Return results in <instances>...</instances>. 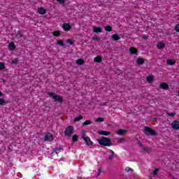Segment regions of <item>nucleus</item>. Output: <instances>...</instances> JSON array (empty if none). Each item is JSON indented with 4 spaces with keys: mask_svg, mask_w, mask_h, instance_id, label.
<instances>
[{
    "mask_svg": "<svg viewBox=\"0 0 179 179\" xmlns=\"http://www.w3.org/2000/svg\"><path fill=\"white\" fill-rule=\"evenodd\" d=\"M98 143L102 148H106V146H113V143H111V138L101 136L100 139H98Z\"/></svg>",
    "mask_w": 179,
    "mask_h": 179,
    "instance_id": "obj_1",
    "label": "nucleus"
},
{
    "mask_svg": "<svg viewBox=\"0 0 179 179\" xmlns=\"http://www.w3.org/2000/svg\"><path fill=\"white\" fill-rule=\"evenodd\" d=\"M46 94H48V96L52 97V99H53L54 101H57V103H60L61 104H62V103H64V96H61V95H58L54 92H48L46 93Z\"/></svg>",
    "mask_w": 179,
    "mask_h": 179,
    "instance_id": "obj_2",
    "label": "nucleus"
},
{
    "mask_svg": "<svg viewBox=\"0 0 179 179\" xmlns=\"http://www.w3.org/2000/svg\"><path fill=\"white\" fill-rule=\"evenodd\" d=\"M143 134L147 135V136H156L157 135V133L150 127H144Z\"/></svg>",
    "mask_w": 179,
    "mask_h": 179,
    "instance_id": "obj_3",
    "label": "nucleus"
},
{
    "mask_svg": "<svg viewBox=\"0 0 179 179\" xmlns=\"http://www.w3.org/2000/svg\"><path fill=\"white\" fill-rule=\"evenodd\" d=\"M73 134V126L67 127L64 131V136H67V138H69L72 136Z\"/></svg>",
    "mask_w": 179,
    "mask_h": 179,
    "instance_id": "obj_4",
    "label": "nucleus"
},
{
    "mask_svg": "<svg viewBox=\"0 0 179 179\" xmlns=\"http://www.w3.org/2000/svg\"><path fill=\"white\" fill-rule=\"evenodd\" d=\"M44 141L45 142H52L54 141V135L51 134V133H48L44 137Z\"/></svg>",
    "mask_w": 179,
    "mask_h": 179,
    "instance_id": "obj_5",
    "label": "nucleus"
},
{
    "mask_svg": "<svg viewBox=\"0 0 179 179\" xmlns=\"http://www.w3.org/2000/svg\"><path fill=\"white\" fill-rule=\"evenodd\" d=\"M171 127L173 129H175V131H178L179 129V121L175 120L172 122Z\"/></svg>",
    "mask_w": 179,
    "mask_h": 179,
    "instance_id": "obj_6",
    "label": "nucleus"
},
{
    "mask_svg": "<svg viewBox=\"0 0 179 179\" xmlns=\"http://www.w3.org/2000/svg\"><path fill=\"white\" fill-rule=\"evenodd\" d=\"M63 29L65 30V31H69L71 29H72V26H71V24L69 23H64L63 24Z\"/></svg>",
    "mask_w": 179,
    "mask_h": 179,
    "instance_id": "obj_7",
    "label": "nucleus"
},
{
    "mask_svg": "<svg viewBox=\"0 0 179 179\" xmlns=\"http://www.w3.org/2000/svg\"><path fill=\"white\" fill-rule=\"evenodd\" d=\"M129 51L131 55H136L138 54V49L134 47H131L129 49Z\"/></svg>",
    "mask_w": 179,
    "mask_h": 179,
    "instance_id": "obj_8",
    "label": "nucleus"
},
{
    "mask_svg": "<svg viewBox=\"0 0 179 179\" xmlns=\"http://www.w3.org/2000/svg\"><path fill=\"white\" fill-rule=\"evenodd\" d=\"M157 47L159 50H163L166 47V43L160 41L157 44Z\"/></svg>",
    "mask_w": 179,
    "mask_h": 179,
    "instance_id": "obj_9",
    "label": "nucleus"
},
{
    "mask_svg": "<svg viewBox=\"0 0 179 179\" xmlns=\"http://www.w3.org/2000/svg\"><path fill=\"white\" fill-rule=\"evenodd\" d=\"M98 134L99 135H103V136H108L110 133V131L99 130L98 131Z\"/></svg>",
    "mask_w": 179,
    "mask_h": 179,
    "instance_id": "obj_10",
    "label": "nucleus"
},
{
    "mask_svg": "<svg viewBox=\"0 0 179 179\" xmlns=\"http://www.w3.org/2000/svg\"><path fill=\"white\" fill-rule=\"evenodd\" d=\"M8 48H9L10 51H15V50H16V46L15 45V43L10 42L8 44Z\"/></svg>",
    "mask_w": 179,
    "mask_h": 179,
    "instance_id": "obj_11",
    "label": "nucleus"
},
{
    "mask_svg": "<svg viewBox=\"0 0 179 179\" xmlns=\"http://www.w3.org/2000/svg\"><path fill=\"white\" fill-rule=\"evenodd\" d=\"M38 13L40 15H45V13H47V10H45L44 8L40 7L38 8Z\"/></svg>",
    "mask_w": 179,
    "mask_h": 179,
    "instance_id": "obj_12",
    "label": "nucleus"
},
{
    "mask_svg": "<svg viewBox=\"0 0 179 179\" xmlns=\"http://www.w3.org/2000/svg\"><path fill=\"white\" fill-rule=\"evenodd\" d=\"M84 141H85L86 145H87V146H90V145H93V141H92V140H90V137L85 138Z\"/></svg>",
    "mask_w": 179,
    "mask_h": 179,
    "instance_id": "obj_13",
    "label": "nucleus"
},
{
    "mask_svg": "<svg viewBox=\"0 0 179 179\" xmlns=\"http://www.w3.org/2000/svg\"><path fill=\"white\" fill-rule=\"evenodd\" d=\"M94 61L97 63H100L103 61V57L101 56L98 55L96 57H94Z\"/></svg>",
    "mask_w": 179,
    "mask_h": 179,
    "instance_id": "obj_14",
    "label": "nucleus"
},
{
    "mask_svg": "<svg viewBox=\"0 0 179 179\" xmlns=\"http://www.w3.org/2000/svg\"><path fill=\"white\" fill-rule=\"evenodd\" d=\"M112 38L113 40H114V41H118L121 39V37H120V36L117 34H115L112 36Z\"/></svg>",
    "mask_w": 179,
    "mask_h": 179,
    "instance_id": "obj_15",
    "label": "nucleus"
},
{
    "mask_svg": "<svg viewBox=\"0 0 179 179\" xmlns=\"http://www.w3.org/2000/svg\"><path fill=\"white\" fill-rule=\"evenodd\" d=\"M136 64L138 66H142L143 64H145V61H143L142 58H138L136 59Z\"/></svg>",
    "mask_w": 179,
    "mask_h": 179,
    "instance_id": "obj_16",
    "label": "nucleus"
},
{
    "mask_svg": "<svg viewBox=\"0 0 179 179\" xmlns=\"http://www.w3.org/2000/svg\"><path fill=\"white\" fill-rule=\"evenodd\" d=\"M127 132L125 129H120L117 131V135H120L121 136H124Z\"/></svg>",
    "mask_w": 179,
    "mask_h": 179,
    "instance_id": "obj_17",
    "label": "nucleus"
},
{
    "mask_svg": "<svg viewBox=\"0 0 179 179\" xmlns=\"http://www.w3.org/2000/svg\"><path fill=\"white\" fill-rule=\"evenodd\" d=\"M161 89H164V90H167L169 89V85L166 83H162L160 85Z\"/></svg>",
    "mask_w": 179,
    "mask_h": 179,
    "instance_id": "obj_18",
    "label": "nucleus"
},
{
    "mask_svg": "<svg viewBox=\"0 0 179 179\" xmlns=\"http://www.w3.org/2000/svg\"><path fill=\"white\" fill-rule=\"evenodd\" d=\"M76 64H77V65H83V64H85V61L82 59H78L76 61Z\"/></svg>",
    "mask_w": 179,
    "mask_h": 179,
    "instance_id": "obj_19",
    "label": "nucleus"
},
{
    "mask_svg": "<svg viewBox=\"0 0 179 179\" xmlns=\"http://www.w3.org/2000/svg\"><path fill=\"white\" fill-rule=\"evenodd\" d=\"M93 31L94 33H101L102 31L101 27H94Z\"/></svg>",
    "mask_w": 179,
    "mask_h": 179,
    "instance_id": "obj_20",
    "label": "nucleus"
},
{
    "mask_svg": "<svg viewBox=\"0 0 179 179\" xmlns=\"http://www.w3.org/2000/svg\"><path fill=\"white\" fill-rule=\"evenodd\" d=\"M57 44H58V45H61V47H65V45H66V43L65 42H64V41H62V40H59L57 41Z\"/></svg>",
    "mask_w": 179,
    "mask_h": 179,
    "instance_id": "obj_21",
    "label": "nucleus"
},
{
    "mask_svg": "<svg viewBox=\"0 0 179 179\" xmlns=\"http://www.w3.org/2000/svg\"><path fill=\"white\" fill-rule=\"evenodd\" d=\"M8 102H6V100H5V99L3 98H0V106H6V104H7Z\"/></svg>",
    "mask_w": 179,
    "mask_h": 179,
    "instance_id": "obj_22",
    "label": "nucleus"
},
{
    "mask_svg": "<svg viewBox=\"0 0 179 179\" xmlns=\"http://www.w3.org/2000/svg\"><path fill=\"white\" fill-rule=\"evenodd\" d=\"M106 31H113V27L111 25H106L105 27Z\"/></svg>",
    "mask_w": 179,
    "mask_h": 179,
    "instance_id": "obj_23",
    "label": "nucleus"
},
{
    "mask_svg": "<svg viewBox=\"0 0 179 179\" xmlns=\"http://www.w3.org/2000/svg\"><path fill=\"white\" fill-rule=\"evenodd\" d=\"M17 64H19V60L17 59H13L10 62L11 65H17Z\"/></svg>",
    "mask_w": 179,
    "mask_h": 179,
    "instance_id": "obj_24",
    "label": "nucleus"
},
{
    "mask_svg": "<svg viewBox=\"0 0 179 179\" xmlns=\"http://www.w3.org/2000/svg\"><path fill=\"white\" fill-rule=\"evenodd\" d=\"M52 34L55 37H58L61 36V32L59 31H53Z\"/></svg>",
    "mask_w": 179,
    "mask_h": 179,
    "instance_id": "obj_25",
    "label": "nucleus"
},
{
    "mask_svg": "<svg viewBox=\"0 0 179 179\" xmlns=\"http://www.w3.org/2000/svg\"><path fill=\"white\" fill-rule=\"evenodd\" d=\"M146 80L148 83H152L153 82V77L150 76L146 78Z\"/></svg>",
    "mask_w": 179,
    "mask_h": 179,
    "instance_id": "obj_26",
    "label": "nucleus"
},
{
    "mask_svg": "<svg viewBox=\"0 0 179 179\" xmlns=\"http://www.w3.org/2000/svg\"><path fill=\"white\" fill-rule=\"evenodd\" d=\"M72 139H73V142H78V141L79 140V136H78V135L74 134L72 136Z\"/></svg>",
    "mask_w": 179,
    "mask_h": 179,
    "instance_id": "obj_27",
    "label": "nucleus"
},
{
    "mask_svg": "<svg viewBox=\"0 0 179 179\" xmlns=\"http://www.w3.org/2000/svg\"><path fill=\"white\" fill-rule=\"evenodd\" d=\"M166 64H167L168 65H174V64H176V61L171 60V59H168V60L166 61Z\"/></svg>",
    "mask_w": 179,
    "mask_h": 179,
    "instance_id": "obj_28",
    "label": "nucleus"
},
{
    "mask_svg": "<svg viewBox=\"0 0 179 179\" xmlns=\"http://www.w3.org/2000/svg\"><path fill=\"white\" fill-rule=\"evenodd\" d=\"M80 120H83V116L80 115L77 117L74 118V122H78V121H80Z\"/></svg>",
    "mask_w": 179,
    "mask_h": 179,
    "instance_id": "obj_29",
    "label": "nucleus"
},
{
    "mask_svg": "<svg viewBox=\"0 0 179 179\" xmlns=\"http://www.w3.org/2000/svg\"><path fill=\"white\" fill-rule=\"evenodd\" d=\"M62 150V148L56 147L54 148L53 152H56L57 155H58V152H61Z\"/></svg>",
    "mask_w": 179,
    "mask_h": 179,
    "instance_id": "obj_30",
    "label": "nucleus"
},
{
    "mask_svg": "<svg viewBox=\"0 0 179 179\" xmlns=\"http://www.w3.org/2000/svg\"><path fill=\"white\" fill-rule=\"evenodd\" d=\"M110 152H111V154L108 157V160L110 162H111V160H113V159L114 158V152H113L112 150H110Z\"/></svg>",
    "mask_w": 179,
    "mask_h": 179,
    "instance_id": "obj_31",
    "label": "nucleus"
},
{
    "mask_svg": "<svg viewBox=\"0 0 179 179\" xmlns=\"http://www.w3.org/2000/svg\"><path fill=\"white\" fill-rule=\"evenodd\" d=\"M95 121L96 122H104V117H98Z\"/></svg>",
    "mask_w": 179,
    "mask_h": 179,
    "instance_id": "obj_32",
    "label": "nucleus"
},
{
    "mask_svg": "<svg viewBox=\"0 0 179 179\" xmlns=\"http://www.w3.org/2000/svg\"><path fill=\"white\" fill-rule=\"evenodd\" d=\"M3 69H5V64L0 62V71H3Z\"/></svg>",
    "mask_w": 179,
    "mask_h": 179,
    "instance_id": "obj_33",
    "label": "nucleus"
},
{
    "mask_svg": "<svg viewBox=\"0 0 179 179\" xmlns=\"http://www.w3.org/2000/svg\"><path fill=\"white\" fill-rule=\"evenodd\" d=\"M92 124V122L90 120H86L85 122H83V125L86 126V125H90Z\"/></svg>",
    "mask_w": 179,
    "mask_h": 179,
    "instance_id": "obj_34",
    "label": "nucleus"
},
{
    "mask_svg": "<svg viewBox=\"0 0 179 179\" xmlns=\"http://www.w3.org/2000/svg\"><path fill=\"white\" fill-rule=\"evenodd\" d=\"M159 168H156L154 171H153V176H157L159 171Z\"/></svg>",
    "mask_w": 179,
    "mask_h": 179,
    "instance_id": "obj_35",
    "label": "nucleus"
},
{
    "mask_svg": "<svg viewBox=\"0 0 179 179\" xmlns=\"http://www.w3.org/2000/svg\"><path fill=\"white\" fill-rule=\"evenodd\" d=\"M66 43H67V44H69L70 45H72V44H73V40H72V39H67L66 40Z\"/></svg>",
    "mask_w": 179,
    "mask_h": 179,
    "instance_id": "obj_36",
    "label": "nucleus"
},
{
    "mask_svg": "<svg viewBox=\"0 0 179 179\" xmlns=\"http://www.w3.org/2000/svg\"><path fill=\"white\" fill-rule=\"evenodd\" d=\"M81 136H82V138H83V139H87V138H88V136H86V134H85V132H83L82 134H81Z\"/></svg>",
    "mask_w": 179,
    "mask_h": 179,
    "instance_id": "obj_37",
    "label": "nucleus"
},
{
    "mask_svg": "<svg viewBox=\"0 0 179 179\" xmlns=\"http://www.w3.org/2000/svg\"><path fill=\"white\" fill-rule=\"evenodd\" d=\"M101 173H103V171L101 170V168H100V169L98 170V173H97L96 177H99V176L101 175Z\"/></svg>",
    "mask_w": 179,
    "mask_h": 179,
    "instance_id": "obj_38",
    "label": "nucleus"
},
{
    "mask_svg": "<svg viewBox=\"0 0 179 179\" xmlns=\"http://www.w3.org/2000/svg\"><path fill=\"white\" fill-rule=\"evenodd\" d=\"M168 115H169V117H174V115H176V112H173V113H169L167 112Z\"/></svg>",
    "mask_w": 179,
    "mask_h": 179,
    "instance_id": "obj_39",
    "label": "nucleus"
},
{
    "mask_svg": "<svg viewBox=\"0 0 179 179\" xmlns=\"http://www.w3.org/2000/svg\"><path fill=\"white\" fill-rule=\"evenodd\" d=\"M125 141V138H120L117 140V142H119L120 143H124V141Z\"/></svg>",
    "mask_w": 179,
    "mask_h": 179,
    "instance_id": "obj_40",
    "label": "nucleus"
},
{
    "mask_svg": "<svg viewBox=\"0 0 179 179\" xmlns=\"http://www.w3.org/2000/svg\"><path fill=\"white\" fill-rule=\"evenodd\" d=\"M58 3H59L61 5L65 4V0H57Z\"/></svg>",
    "mask_w": 179,
    "mask_h": 179,
    "instance_id": "obj_41",
    "label": "nucleus"
},
{
    "mask_svg": "<svg viewBox=\"0 0 179 179\" xmlns=\"http://www.w3.org/2000/svg\"><path fill=\"white\" fill-rule=\"evenodd\" d=\"M175 30L176 31H177L178 33H179V24H177L175 27Z\"/></svg>",
    "mask_w": 179,
    "mask_h": 179,
    "instance_id": "obj_42",
    "label": "nucleus"
},
{
    "mask_svg": "<svg viewBox=\"0 0 179 179\" xmlns=\"http://www.w3.org/2000/svg\"><path fill=\"white\" fill-rule=\"evenodd\" d=\"M92 40L94 41H100V37H93L92 38Z\"/></svg>",
    "mask_w": 179,
    "mask_h": 179,
    "instance_id": "obj_43",
    "label": "nucleus"
},
{
    "mask_svg": "<svg viewBox=\"0 0 179 179\" xmlns=\"http://www.w3.org/2000/svg\"><path fill=\"white\" fill-rule=\"evenodd\" d=\"M125 170H126V171H127V172H129V171H134V169H131V168H129V167H127V168L125 169Z\"/></svg>",
    "mask_w": 179,
    "mask_h": 179,
    "instance_id": "obj_44",
    "label": "nucleus"
},
{
    "mask_svg": "<svg viewBox=\"0 0 179 179\" xmlns=\"http://www.w3.org/2000/svg\"><path fill=\"white\" fill-rule=\"evenodd\" d=\"M17 34H18L19 36L23 37V34H22V31H19L17 32Z\"/></svg>",
    "mask_w": 179,
    "mask_h": 179,
    "instance_id": "obj_45",
    "label": "nucleus"
},
{
    "mask_svg": "<svg viewBox=\"0 0 179 179\" xmlns=\"http://www.w3.org/2000/svg\"><path fill=\"white\" fill-rule=\"evenodd\" d=\"M138 146L140 147V148H143V145L142 144V143L140 141V142H138Z\"/></svg>",
    "mask_w": 179,
    "mask_h": 179,
    "instance_id": "obj_46",
    "label": "nucleus"
},
{
    "mask_svg": "<svg viewBox=\"0 0 179 179\" xmlns=\"http://www.w3.org/2000/svg\"><path fill=\"white\" fill-rule=\"evenodd\" d=\"M143 149V152H148V148H145V147H141Z\"/></svg>",
    "mask_w": 179,
    "mask_h": 179,
    "instance_id": "obj_47",
    "label": "nucleus"
},
{
    "mask_svg": "<svg viewBox=\"0 0 179 179\" xmlns=\"http://www.w3.org/2000/svg\"><path fill=\"white\" fill-rule=\"evenodd\" d=\"M3 96H5V94L0 91V97H3Z\"/></svg>",
    "mask_w": 179,
    "mask_h": 179,
    "instance_id": "obj_48",
    "label": "nucleus"
},
{
    "mask_svg": "<svg viewBox=\"0 0 179 179\" xmlns=\"http://www.w3.org/2000/svg\"><path fill=\"white\" fill-rule=\"evenodd\" d=\"M1 80H2V82L4 85H5V83H6V80H4L3 78H1Z\"/></svg>",
    "mask_w": 179,
    "mask_h": 179,
    "instance_id": "obj_49",
    "label": "nucleus"
},
{
    "mask_svg": "<svg viewBox=\"0 0 179 179\" xmlns=\"http://www.w3.org/2000/svg\"><path fill=\"white\" fill-rule=\"evenodd\" d=\"M144 40H146L148 38V36H143Z\"/></svg>",
    "mask_w": 179,
    "mask_h": 179,
    "instance_id": "obj_50",
    "label": "nucleus"
},
{
    "mask_svg": "<svg viewBox=\"0 0 179 179\" xmlns=\"http://www.w3.org/2000/svg\"><path fill=\"white\" fill-rule=\"evenodd\" d=\"M177 96H179V90L178 91V94H177Z\"/></svg>",
    "mask_w": 179,
    "mask_h": 179,
    "instance_id": "obj_51",
    "label": "nucleus"
},
{
    "mask_svg": "<svg viewBox=\"0 0 179 179\" xmlns=\"http://www.w3.org/2000/svg\"><path fill=\"white\" fill-rule=\"evenodd\" d=\"M137 141H138V143L141 142V141H139V139H138V138H137Z\"/></svg>",
    "mask_w": 179,
    "mask_h": 179,
    "instance_id": "obj_52",
    "label": "nucleus"
},
{
    "mask_svg": "<svg viewBox=\"0 0 179 179\" xmlns=\"http://www.w3.org/2000/svg\"><path fill=\"white\" fill-rule=\"evenodd\" d=\"M61 160H64V158H61Z\"/></svg>",
    "mask_w": 179,
    "mask_h": 179,
    "instance_id": "obj_53",
    "label": "nucleus"
}]
</instances>
